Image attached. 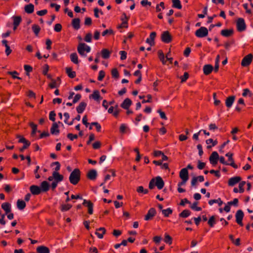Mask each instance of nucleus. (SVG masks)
<instances>
[{
	"label": "nucleus",
	"mask_w": 253,
	"mask_h": 253,
	"mask_svg": "<svg viewBox=\"0 0 253 253\" xmlns=\"http://www.w3.org/2000/svg\"><path fill=\"white\" fill-rule=\"evenodd\" d=\"M106 233V229L104 227H100L96 230L95 234L99 239H102Z\"/></svg>",
	"instance_id": "20"
},
{
	"label": "nucleus",
	"mask_w": 253,
	"mask_h": 253,
	"mask_svg": "<svg viewBox=\"0 0 253 253\" xmlns=\"http://www.w3.org/2000/svg\"><path fill=\"white\" fill-rule=\"evenodd\" d=\"M241 180L240 176H235L230 178L228 181V185L229 186H233Z\"/></svg>",
	"instance_id": "10"
},
{
	"label": "nucleus",
	"mask_w": 253,
	"mask_h": 253,
	"mask_svg": "<svg viewBox=\"0 0 253 253\" xmlns=\"http://www.w3.org/2000/svg\"><path fill=\"white\" fill-rule=\"evenodd\" d=\"M162 212L165 217H168L172 213V210L169 208L166 210H163Z\"/></svg>",
	"instance_id": "38"
},
{
	"label": "nucleus",
	"mask_w": 253,
	"mask_h": 253,
	"mask_svg": "<svg viewBox=\"0 0 253 253\" xmlns=\"http://www.w3.org/2000/svg\"><path fill=\"white\" fill-rule=\"evenodd\" d=\"M161 40L165 43H169L172 41V37L168 31L164 32L161 35Z\"/></svg>",
	"instance_id": "5"
},
{
	"label": "nucleus",
	"mask_w": 253,
	"mask_h": 253,
	"mask_svg": "<svg viewBox=\"0 0 253 253\" xmlns=\"http://www.w3.org/2000/svg\"><path fill=\"white\" fill-rule=\"evenodd\" d=\"M158 54L160 60L162 62L163 64H165L166 61L165 60V55L162 50H159L158 51Z\"/></svg>",
	"instance_id": "37"
},
{
	"label": "nucleus",
	"mask_w": 253,
	"mask_h": 253,
	"mask_svg": "<svg viewBox=\"0 0 253 253\" xmlns=\"http://www.w3.org/2000/svg\"><path fill=\"white\" fill-rule=\"evenodd\" d=\"M253 59V55L250 53L245 56L242 60L241 65L243 67L248 66L252 63Z\"/></svg>",
	"instance_id": "4"
},
{
	"label": "nucleus",
	"mask_w": 253,
	"mask_h": 253,
	"mask_svg": "<svg viewBox=\"0 0 253 253\" xmlns=\"http://www.w3.org/2000/svg\"><path fill=\"white\" fill-rule=\"evenodd\" d=\"M17 207L19 210H23L26 207L25 202L20 199L18 200L17 201Z\"/></svg>",
	"instance_id": "33"
},
{
	"label": "nucleus",
	"mask_w": 253,
	"mask_h": 253,
	"mask_svg": "<svg viewBox=\"0 0 253 253\" xmlns=\"http://www.w3.org/2000/svg\"><path fill=\"white\" fill-rule=\"evenodd\" d=\"M50 133L52 134L57 135L59 133V129L58 126L56 123H54L52 124V127L50 128Z\"/></svg>",
	"instance_id": "26"
},
{
	"label": "nucleus",
	"mask_w": 253,
	"mask_h": 253,
	"mask_svg": "<svg viewBox=\"0 0 253 253\" xmlns=\"http://www.w3.org/2000/svg\"><path fill=\"white\" fill-rule=\"evenodd\" d=\"M172 3V7L174 8H176L178 9H180L182 8V5L181 4V2L179 0H171Z\"/></svg>",
	"instance_id": "34"
},
{
	"label": "nucleus",
	"mask_w": 253,
	"mask_h": 253,
	"mask_svg": "<svg viewBox=\"0 0 253 253\" xmlns=\"http://www.w3.org/2000/svg\"><path fill=\"white\" fill-rule=\"evenodd\" d=\"M157 112L159 113L160 117L162 119L167 120V117L164 112L162 111L161 109H159L157 111Z\"/></svg>",
	"instance_id": "60"
},
{
	"label": "nucleus",
	"mask_w": 253,
	"mask_h": 253,
	"mask_svg": "<svg viewBox=\"0 0 253 253\" xmlns=\"http://www.w3.org/2000/svg\"><path fill=\"white\" fill-rule=\"evenodd\" d=\"M97 177V171L95 169L90 170L87 174V177L90 180H95Z\"/></svg>",
	"instance_id": "18"
},
{
	"label": "nucleus",
	"mask_w": 253,
	"mask_h": 253,
	"mask_svg": "<svg viewBox=\"0 0 253 253\" xmlns=\"http://www.w3.org/2000/svg\"><path fill=\"white\" fill-rule=\"evenodd\" d=\"M7 74L8 75H11L13 79H17L18 80H21L22 79L20 77H19L16 76V75H18V72H16V71H13V72L9 71V72H7Z\"/></svg>",
	"instance_id": "52"
},
{
	"label": "nucleus",
	"mask_w": 253,
	"mask_h": 253,
	"mask_svg": "<svg viewBox=\"0 0 253 253\" xmlns=\"http://www.w3.org/2000/svg\"><path fill=\"white\" fill-rule=\"evenodd\" d=\"M198 204V202H195L193 203V204L191 206L190 208L196 211H202V208L199 207H197V205Z\"/></svg>",
	"instance_id": "42"
},
{
	"label": "nucleus",
	"mask_w": 253,
	"mask_h": 253,
	"mask_svg": "<svg viewBox=\"0 0 253 253\" xmlns=\"http://www.w3.org/2000/svg\"><path fill=\"white\" fill-rule=\"evenodd\" d=\"M179 177L181 179H184V180H188L189 178L188 171L186 168H183L180 171Z\"/></svg>",
	"instance_id": "11"
},
{
	"label": "nucleus",
	"mask_w": 253,
	"mask_h": 253,
	"mask_svg": "<svg viewBox=\"0 0 253 253\" xmlns=\"http://www.w3.org/2000/svg\"><path fill=\"white\" fill-rule=\"evenodd\" d=\"M213 67L210 64L205 65L203 67V72L205 75H208L211 73L213 70Z\"/></svg>",
	"instance_id": "19"
},
{
	"label": "nucleus",
	"mask_w": 253,
	"mask_h": 253,
	"mask_svg": "<svg viewBox=\"0 0 253 253\" xmlns=\"http://www.w3.org/2000/svg\"><path fill=\"white\" fill-rule=\"evenodd\" d=\"M70 59L72 62L76 64L79 63L78 57L76 52L73 53L70 55Z\"/></svg>",
	"instance_id": "35"
},
{
	"label": "nucleus",
	"mask_w": 253,
	"mask_h": 253,
	"mask_svg": "<svg viewBox=\"0 0 253 253\" xmlns=\"http://www.w3.org/2000/svg\"><path fill=\"white\" fill-rule=\"evenodd\" d=\"M54 30L56 32H60L62 30V25L59 24H56L54 27Z\"/></svg>",
	"instance_id": "59"
},
{
	"label": "nucleus",
	"mask_w": 253,
	"mask_h": 253,
	"mask_svg": "<svg viewBox=\"0 0 253 253\" xmlns=\"http://www.w3.org/2000/svg\"><path fill=\"white\" fill-rule=\"evenodd\" d=\"M72 206L70 204H63L61 206V210L62 211H67L69 210L71 208Z\"/></svg>",
	"instance_id": "40"
},
{
	"label": "nucleus",
	"mask_w": 253,
	"mask_h": 253,
	"mask_svg": "<svg viewBox=\"0 0 253 253\" xmlns=\"http://www.w3.org/2000/svg\"><path fill=\"white\" fill-rule=\"evenodd\" d=\"M234 33V30L231 29H224L221 31V35L225 37H229L231 36Z\"/></svg>",
	"instance_id": "21"
},
{
	"label": "nucleus",
	"mask_w": 253,
	"mask_h": 253,
	"mask_svg": "<svg viewBox=\"0 0 253 253\" xmlns=\"http://www.w3.org/2000/svg\"><path fill=\"white\" fill-rule=\"evenodd\" d=\"M246 184L245 181H242L239 183V192L242 193L244 192V186Z\"/></svg>",
	"instance_id": "56"
},
{
	"label": "nucleus",
	"mask_w": 253,
	"mask_h": 253,
	"mask_svg": "<svg viewBox=\"0 0 253 253\" xmlns=\"http://www.w3.org/2000/svg\"><path fill=\"white\" fill-rule=\"evenodd\" d=\"M17 138H19L18 140V142L23 143L24 144L27 143V142H30L28 140H26L23 136H21L20 135H17Z\"/></svg>",
	"instance_id": "51"
},
{
	"label": "nucleus",
	"mask_w": 253,
	"mask_h": 253,
	"mask_svg": "<svg viewBox=\"0 0 253 253\" xmlns=\"http://www.w3.org/2000/svg\"><path fill=\"white\" fill-rule=\"evenodd\" d=\"M219 159V155L217 152H213L209 158V160L211 164L214 166L217 163Z\"/></svg>",
	"instance_id": "7"
},
{
	"label": "nucleus",
	"mask_w": 253,
	"mask_h": 253,
	"mask_svg": "<svg viewBox=\"0 0 253 253\" xmlns=\"http://www.w3.org/2000/svg\"><path fill=\"white\" fill-rule=\"evenodd\" d=\"M91 125L95 126L97 131L100 132L101 131V126L98 123L93 122L91 123Z\"/></svg>",
	"instance_id": "57"
},
{
	"label": "nucleus",
	"mask_w": 253,
	"mask_h": 253,
	"mask_svg": "<svg viewBox=\"0 0 253 253\" xmlns=\"http://www.w3.org/2000/svg\"><path fill=\"white\" fill-rule=\"evenodd\" d=\"M105 75V72L103 70H101L99 73V76L98 77V80L99 81H101L103 80V79L104 78Z\"/></svg>",
	"instance_id": "61"
},
{
	"label": "nucleus",
	"mask_w": 253,
	"mask_h": 253,
	"mask_svg": "<svg viewBox=\"0 0 253 253\" xmlns=\"http://www.w3.org/2000/svg\"><path fill=\"white\" fill-rule=\"evenodd\" d=\"M24 10L26 13L28 14H31L34 12V5L32 3L27 4L25 6Z\"/></svg>",
	"instance_id": "29"
},
{
	"label": "nucleus",
	"mask_w": 253,
	"mask_h": 253,
	"mask_svg": "<svg viewBox=\"0 0 253 253\" xmlns=\"http://www.w3.org/2000/svg\"><path fill=\"white\" fill-rule=\"evenodd\" d=\"M1 208L8 214L11 211V205L9 203H4L1 205Z\"/></svg>",
	"instance_id": "28"
},
{
	"label": "nucleus",
	"mask_w": 253,
	"mask_h": 253,
	"mask_svg": "<svg viewBox=\"0 0 253 253\" xmlns=\"http://www.w3.org/2000/svg\"><path fill=\"white\" fill-rule=\"evenodd\" d=\"M30 126L32 128V131L31 132L32 135H34L36 134L37 129V125L35 124L33 122H31L30 123Z\"/></svg>",
	"instance_id": "41"
},
{
	"label": "nucleus",
	"mask_w": 253,
	"mask_h": 253,
	"mask_svg": "<svg viewBox=\"0 0 253 253\" xmlns=\"http://www.w3.org/2000/svg\"><path fill=\"white\" fill-rule=\"evenodd\" d=\"M111 74L113 78H114L116 79H118L119 77V74L118 70L116 68H114L111 71Z\"/></svg>",
	"instance_id": "43"
},
{
	"label": "nucleus",
	"mask_w": 253,
	"mask_h": 253,
	"mask_svg": "<svg viewBox=\"0 0 253 253\" xmlns=\"http://www.w3.org/2000/svg\"><path fill=\"white\" fill-rule=\"evenodd\" d=\"M155 185L157 187L158 189H162L164 186V182L163 179L160 176L156 177Z\"/></svg>",
	"instance_id": "17"
},
{
	"label": "nucleus",
	"mask_w": 253,
	"mask_h": 253,
	"mask_svg": "<svg viewBox=\"0 0 253 253\" xmlns=\"http://www.w3.org/2000/svg\"><path fill=\"white\" fill-rule=\"evenodd\" d=\"M156 214L155 209L152 208L148 211L147 214L145 216L144 219L145 220H149L151 219Z\"/></svg>",
	"instance_id": "9"
},
{
	"label": "nucleus",
	"mask_w": 253,
	"mask_h": 253,
	"mask_svg": "<svg viewBox=\"0 0 253 253\" xmlns=\"http://www.w3.org/2000/svg\"><path fill=\"white\" fill-rule=\"evenodd\" d=\"M84 46L85 43H80L77 47L78 53L83 56H86V54L84 53L85 52Z\"/></svg>",
	"instance_id": "15"
},
{
	"label": "nucleus",
	"mask_w": 253,
	"mask_h": 253,
	"mask_svg": "<svg viewBox=\"0 0 253 253\" xmlns=\"http://www.w3.org/2000/svg\"><path fill=\"white\" fill-rule=\"evenodd\" d=\"M208 35V30L205 27H201L198 29L195 32V35L198 38H203L206 37Z\"/></svg>",
	"instance_id": "3"
},
{
	"label": "nucleus",
	"mask_w": 253,
	"mask_h": 253,
	"mask_svg": "<svg viewBox=\"0 0 253 253\" xmlns=\"http://www.w3.org/2000/svg\"><path fill=\"white\" fill-rule=\"evenodd\" d=\"M235 96L234 95L230 96L228 97H227L225 100L226 106L228 108H230L232 106V105L235 100Z\"/></svg>",
	"instance_id": "23"
},
{
	"label": "nucleus",
	"mask_w": 253,
	"mask_h": 253,
	"mask_svg": "<svg viewBox=\"0 0 253 253\" xmlns=\"http://www.w3.org/2000/svg\"><path fill=\"white\" fill-rule=\"evenodd\" d=\"M164 241L166 243L169 245L172 244V238L168 234L165 235Z\"/></svg>",
	"instance_id": "48"
},
{
	"label": "nucleus",
	"mask_w": 253,
	"mask_h": 253,
	"mask_svg": "<svg viewBox=\"0 0 253 253\" xmlns=\"http://www.w3.org/2000/svg\"><path fill=\"white\" fill-rule=\"evenodd\" d=\"M218 203V205L219 206H220L222 204H223V202L221 200L220 198H218V199L217 200H211L209 201V204L210 205H212V204H213L214 203Z\"/></svg>",
	"instance_id": "45"
},
{
	"label": "nucleus",
	"mask_w": 253,
	"mask_h": 253,
	"mask_svg": "<svg viewBox=\"0 0 253 253\" xmlns=\"http://www.w3.org/2000/svg\"><path fill=\"white\" fill-rule=\"evenodd\" d=\"M156 37V33L152 32L150 33L149 38L147 39L146 42L149 43L151 46H153L155 44L154 40Z\"/></svg>",
	"instance_id": "12"
},
{
	"label": "nucleus",
	"mask_w": 253,
	"mask_h": 253,
	"mask_svg": "<svg viewBox=\"0 0 253 253\" xmlns=\"http://www.w3.org/2000/svg\"><path fill=\"white\" fill-rule=\"evenodd\" d=\"M24 70L26 71V75L27 76L29 75V73L31 72L33 70V68L28 65H25L24 66Z\"/></svg>",
	"instance_id": "50"
},
{
	"label": "nucleus",
	"mask_w": 253,
	"mask_h": 253,
	"mask_svg": "<svg viewBox=\"0 0 253 253\" xmlns=\"http://www.w3.org/2000/svg\"><path fill=\"white\" fill-rule=\"evenodd\" d=\"M91 97L97 102H99L102 99L99 94V91L97 90H95L93 92V93L90 96V97Z\"/></svg>",
	"instance_id": "25"
},
{
	"label": "nucleus",
	"mask_w": 253,
	"mask_h": 253,
	"mask_svg": "<svg viewBox=\"0 0 253 253\" xmlns=\"http://www.w3.org/2000/svg\"><path fill=\"white\" fill-rule=\"evenodd\" d=\"M36 251L38 253H49L48 248L44 246H41L37 248Z\"/></svg>",
	"instance_id": "22"
},
{
	"label": "nucleus",
	"mask_w": 253,
	"mask_h": 253,
	"mask_svg": "<svg viewBox=\"0 0 253 253\" xmlns=\"http://www.w3.org/2000/svg\"><path fill=\"white\" fill-rule=\"evenodd\" d=\"M189 78V74L187 72H185L184 73V75L183 76H181L180 77L181 79V82L183 83L186 82V81Z\"/></svg>",
	"instance_id": "58"
},
{
	"label": "nucleus",
	"mask_w": 253,
	"mask_h": 253,
	"mask_svg": "<svg viewBox=\"0 0 253 253\" xmlns=\"http://www.w3.org/2000/svg\"><path fill=\"white\" fill-rule=\"evenodd\" d=\"M41 192H47L49 189V185L46 181H43L41 184Z\"/></svg>",
	"instance_id": "27"
},
{
	"label": "nucleus",
	"mask_w": 253,
	"mask_h": 253,
	"mask_svg": "<svg viewBox=\"0 0 253 253\" xmlns=\"http://www.w3.org/2000/svg\"><path fill=\"white\" fill-rule=\"evenodd\" d=\"M67 136L71 141H73L74 139H77L78 138V135L77 134H73L72 133H68Z\"/></svg>",
	"instance_id": "64"
},
{
	"label": "nucleus",
	"mask_w": 253,
	"mask_h": 253,
	"mask_svg": "<svg viewBox=\"0 0 253 253\" xmlns=\"http://www.w3.org/2000/svg\"><path fill=\"white\" fill-rule=\"evenodd\" d=\"M30 190L33 195H37L41 193V189L40 187L37 185H33L30 186Z\"/></svg>",
	"instance_id": "13"
},
{
	"label": "nucleus",
	"mask_w": 253,
	"mask_h": 253,
	"mask_svg": "<svg viewBox=\"0 0 253 253\" xmlns=\"http://www.w3.org/2000/svg\"><path fill=\"white\" fill-rule=\"evenodd\" d=\"M72 25L75 29L78 30L80 28V19L79 18L73 19Z\"/></svg>",
	"instance_id": "30"
},
{
	"label": "nucleus",
	"mask_w": 253,
	"mask_h": 253,
	"mask_svg": "<svg viewBox=\"0 0 253 253\" xmlns=\"http://www.w3.org/2000/svg\"><path fill=\"white\" fill-rule=\"evenodd\" d=\"M208 224L210 227H212L215 223V219L214 216H211L208 220Z\"/></svg>",
	"instance_id": "46"
},
{
	"label": "nucleus",
	"mask_w": 253,
	"mask_h": 253,
	"mask_svg": "<svg viewBox=\"0 0 253 253\" xmlns=\"http://www.w3.org/2000/svg\"><path fill=\"white\" fill-rule=\"evenodd\" d=\"M244 212L243 211L239 210L237 211L236 213V221L237 223L241 226H243V223L242 222V220L244 217Z\"/></svg>",
	"instance_id": "6"
},
{
	"label": "nucleus",
	"mask_w": 253,
	"mask_h": 253,
	"mask_svg": "<svg viewBox=\"0 0 253 253\" xmlns=\"http://www.w3.org/2000/svg\"><path fill=\"white\" fill-rule=\"evenodd\" d=\"M114 34V31L112 29H107L106 30H105L104 31H103L102 33V35L103 36H105L107 35H113Z\"/></svg>",
	"instance_id": "53"
},
{
	"label": "nucleus",
	"mask_w": 253,
	"mask_h": 253,
	"mask_svg": "<svg viewBox=\"0 0 253 253\" xmlns=\"http://www.w3.org/2000/svg\"><path fill=\"white\" fill-rule=\"evenodd\" d=\"M253 94L250 91V90L248 88H245L243 89V92L242 93V95L244 97H246L247 95H249V96L251 97L252 96Z\"/></svg>",
	"instance_id": "49"
},
{
	"label": "nucleus",
	"mask_w": 253,
	"mask_h": 253,
	"mask_svg": "<svg viewBox=\"0 0 253 253\" xmlns=\"http://www.w3.org/2000/svg\"><path fill=\"white\" fill-rule=\"evenodd\" d=\"M21 22V17L20 16H14L13 17V25L19 26Z\"/></svg>",
	"instance_id": "44"
},
{
	"label": "nucleus",
	"mask_w": 253,
	"mask_h": 253,
	"mask_svg": "<svg viewBox=\"0 0 253 253\" xmlns=\"http://www.w3.org/2000/svg\"><path fill=\"white\" fill-rule=\"evenodd\" d=\"M55 116H56V114L55 113L54 111H51L49 113V120L53 122H54L55 120Z\"/></svg>",
	"instance_id": "62"
},
{
	"label": "nucleus",
	"mask_w": 253,
	"mask_h": 253,
	"mask_svg": "<svg viewBox=\"0 0 253 253\" xmlns=\"http://www.w3.org/2000/svg\"><path fill=\"white\" fill-rule=\"evenodd\" d=\"M32 30L36 36H38L40 31L41 28L39 25L34 24L32 26Z\"/></svg>",
	"instance_id": "39"
},
{
	"label": "nucleus",
	"mask_w": 253,
	"mask_h": 253,
	"mask_svg": "<svg viewBox=\"0 0 253 253\" xmlns=\"http://www.w3.org/2000/svg\"><path fill=\"white\" fill-rule=\"evenodd\" d=\"M92 40V34L91 33H88L85 36L84 40L87 42H91Z\"/></svg>",
	"instance_id": "54"
},
{
	"label": "nucleus",
	"mask_w": 253,
	"mask_h": 253,
	"mask_svg": "<svg viewBox=\"0 0 253 253\" xmlns=\"http://www.w3.org/2000/svg\"><path fill=\"white\" fill-rule=\"evenodd\" d=\"M111 52L106 48H103L101 50V55L104 59H108L111 54Z\"/></svg>",
	"instance_id": "32"
},
{
	"label": "nucleus",
	"mask_w": 253,
	"mask_h": 253,
	"mask_svg": "<svg viewBox=\"0 0 253 253\" xmlns=\"http://www.w3.org/2000/svg\"><path fill=\"white\" fill-rule=\"evenodd\" d=\"M101 143L100 141H96L92 144L93 148L94 149H97L100 148L101 147Z\"/></svg>",
	"instance_id": "63"
},
{
	"label": "nucleus",
	"mask_w": 253,
	"mask_h": 253,
	"mask_svg": "<svg viewBox=\"0 0 253 253\" xmlns=\"http://www.w3.org/2000/svg\"><path fill=\"white\" fill-rule=\"evenodd\" d=\"M66 73L68 75V77L72 79L74 78L76 75V72L72 71L71 67H67L66 68Z\"/></svg>",
	"instance_id": "31"
},
{
	"label": "nucleus",
	"mask_w": 253,
	"mask_h": 253,
	"mask_svg": "<svg viewBox=\"0 0 253 253\" xmlns=\"http://www.w3.org/2000/svg\"><path fill=\"white\" fill-rule=\"evenodd\" d=\"M87 104L84 102H81L79 106L77 107V111L79 114L82 113L85 110Z\"/></svg>",
	"instance_id": "24"
},
{
	"label": "nucleus",
	"mask_w": 253,
	"mask_h": 253,
	"mask_svg": "<svg viewBox=\"0 0 253 253\" xmlns=\"http://www.w3.org/2000/svg\"><path fill=\"white\" fill-rule=\"evenodd\" d=\"M60 84H57L56 81L54 79H51V82L48 84V86L51 88H53L59 86Z\"/></svg>",
	"instance_id": "47"
},
{
	"label": "nucleus",
	"mask_w": 253,
	"mask_h": 253,
	"mask_svg": "<svg viewBox=\"0 0 253 253\" xmlns=\"http://www.w3.org/2000/svg\"><path fill=\"white\" fill-rule=\"evenodd\" d=\"M69 181L73 185H76L81 179V171L79 169H75L71 173L69 176Z\"/></svg>",
	"instance_id": "1"
},
{
	"label": "nucleus",
	"mask_w": 253,
	"mask_h": 253,
	"mask_svg": "<svg viewBox=\"0 0 253 253\" xmlns=\"http://www.w3.org/2000/svg\"><path fill=\"white\" fill-rule=\"evenodd\" d=\"M52 178L56 182H59L63 180L64 176L60 174L58 172L53 171L52 173Z\"/></svg>",
	"instance_id": "14"
},
{
	"label": "nucleus",
	"mask_w": 253,
	"mask_h": 253,
	"mask_svg": "<svg viewBox=\"0 0 253 253\" xmlns=\"http://www.w3.org/2000/svg\"><path fill=\"white\" fill-rule=\"evenodd\" d=\"M238 199L237 198H235L232 201L228 202V205L230 206H234L235 207H237L238 205Z\"/></svg>",
	"instance_id": "55"
},
{
	"label": "nucleus",
	"mask_w": 253,
	"mask_h": 253,
	"mask_svg": "<svg viewBox=\"0 0 253 253\" xmlns=\"http://www.w3.org/2000/svg\"><path fill=\"white\" fill-rule=\"evenodd\" d=\"M83 205L88 208V213L89 214H92L93 213V204L90 201H87L86 200H84Z\"/></svg>",
	"instance_id": "8"
},
{
	"label": "nucleus",
	"mask_w": 253,
	"mask_h": 253,
	"mask_svg": "<svg viewBox=\"0 0 253 253\" xmlns=\"http://www.w3.org/2000/svg\"><path fill=\"white\" fill-rule=\"evenodd\" d=\"M191 212L189 210H184L180 213H179V216L181 217L186 218L189 216Z\"/></svg>",
	"instance_id": "36"
},
{
	"label": "nucleus",
	"mask_w": 253,
	"mask_h": 253,
	"mask_svg": "<svg viewBox=\"0 0 253 253\" xmlns=\"http://www.w3.org/2000/svg\"><path fill=\"white\" fill-rule=\"evenodd\" d=\"M132 102L129 98L125 99L121 105V107L124 109L128 110L131 105Z\"/></svg>",
	"instance_id": "16"
},
{
	"label": "nucleus",
	"mask_w": 253,
	"mask_h": 253,
	"mask_svg": "<svg viewBox=\"0 0 253 253\" xmlns=\"http://www.w3.org/2000/svg\"><path fill=\"white\" fill-rule=\"evenodd\" d=\"M236 26L238 31L241 32L245 31L246 29V25L244 19L242 18H238L237 21Z\"/></svg>",
	"instance_id": "2"
}]
</instances>
